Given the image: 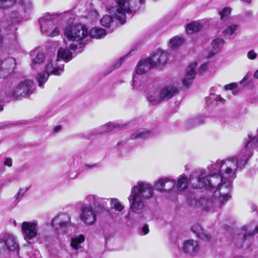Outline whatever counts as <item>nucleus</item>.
<instances>
[{
	"instance_id": "1",
	"label": "nucleus",
	"mask_w": 258,
	"mask_h": 258,
	"mask_svg": "<svg viewBox=\"0 0 258 258\" xmlns=\"http://www.w3.org/2000/svg\"><path fill=\"white\" fill-rule=\"evenodd\" d=\"M243 149L237 156L217 160L208 166L209 173L203 169L194 171L189 176L191 186L196 189L205 188L215 190L214 195L218 196L219 201H227L230 198L232 179L236 177L238 168H243L258 148V130L248 134L244 140Z\"/></svg>"
},
{
	"instance_id": "2",
	"label": "nucleus",
	"mask_w": 258,
	"mask_h": 258,
	"mask_svg": "<svg viewBox=\"0 0 258 258\" xmlns=\"http://www.w3.org/2000/svg\"><path fill=\"white\" fill-rule=\"evenodd\" d=\"M72 59V52L67 47H61L57 51L55 61L48 57L45 60V71L38 73L36 80L39 86L41 87L45 83L50 74L60 75L63 72L64 63Z\"/></svg>"
},
{
	"instance_id": "3",
	"label": "nucleus",
	"mask_w": 258,
	"mask_h": 258,
	"mask_svg": "<svg viewBox=\"0 0 258 258\" xmlns=\"http://www.w3.org/2000/svg\"><path fill=\"white\" fill-rule=\"evenodd\" d=\"M115 6H111L108 0H102L109 14L120 24L126 22V15L131 14L133 9L144 3V0H114Z\"/></svg>"
},
{
	"instance_id": "4",
	"label": "nucleus",
	"mask_w": 258,
	"mask_h": 258,
	"mask_svg": "<svg viewBox=\"0 0 258 258\" xmlns=\"http://www.w3.org/2000/svg\"><path fill=\"white\" fill-rule=\"evenodd\" d=\"M153 195V187L151 184L141 182L133 186L131 195L128 198L132 211L137 214L142 213L145 206L143 199H149Z\"/></svg>"
},
{
	"instance_id": "5",
	"label": "nucleus",
	"mask_w": 258,
	"mask_h": 258,
	"mask_svg": "<svg viewBox=\"0 0 258 258\" xmlns=\"http://www.w3.org/2000/svg\"><path fill=\"white\" fill-rule=\"evenodd\" d=\"M64 34L69 40L78 42L86 38L89 34L93 38L100 39L106 35V32L102 28L95 27L89 33L86 26L79 24L67 26L64 29Z\"/></svg>"
},
{
	"instance_id": "6",
	"label": "nucleus",
	"mask_w": 258,
	"mask_h": 258,
	"mask_svg": "<svg viewBox=\"0 0 258 258\" xmlns=\"http://www.w3.org/2000/svg\"><path fill=\"white\" fill-rule=\"evenodd\" d=\"M258 233V224L252 222L248 225H245L240 233L233 237V242L238 247L247 248L253 241V235Z\"/></svg>"
},
{
	"instance_id": "7",
	"label": "nucleus",
	"mask_w": 258,
	"mask_h": 258,
	"mask_svg": "<svg viewBox=\"0 0 258 258\" xmlns=\"http://www.w3.org/2000/svg\"><path fill=\"white\" fill-rule=\"evenodd\" d=\"M21 229L25 240L29 243H33V239L37 236L40 243H47L51 239L50 236L40 232L38 233V224L35 221L23 222Z\"/></svg>"
},
{
	"instance_id": "8",
	"label": "nucleus",
	"mask_w": 258,
	"mask_h": 258,
	"mask_svg": "<svg viewBox=\"0 0 258 258\" xmlns=\"http://www.w3.org/2000/svg\"><path fill=\"white\" fill-rule=\"evenodd\" d=\"M176 91V88L173 86L160 89H152L148 93L147 99L153 105H156L164 100H168L172 97Z\"/></svg>"
},
{
	"instance_id": "9",
	"label": "nucleus",
	"mask_w": 258,
	"mask_h": 258,
	"mask_svg": "<svg viewBox=\"0 0 258 258\" xmlns=\"http://www.w3.org/2000/svg\"><path fill=\"white\" fill-rule=\"evenodd\" d=\"M218 199V197L215 196V195L210 197L203 196L196 199L195 205L197 208H200L203 211L211 212L215 208L221 207L226 202L224 200L220 202Z\"/></svg>"
},
{
	"instance_id": "10",
	"label": "nucleus",
	"mask_w": 258,
	"mask_h": 258,
	"mask_svg": "<svg viewBox=\"0 0 258 258\" xmlns=\"http://www.w3.org/2000/svg\"><path fill=\"white\" fill-rule=\"evenodd\" d=\"M19 248L17 237L13 233L4 232L0 234V253L8 251L18 253Z\"/></svg>"
},
{
	"instance_id": "11",
	"label": "nucleus",
	"mask_w": 258,
	"mask_h": 258,
	"mask_svg": "<svg viewBox=\"0 0 258 258\" xmlns=\"http://www.w3.org/2000/svg\"><path fill=\"white\" fill-rule=\"evenodd\" d=\"M50 225L55 232L66 234L71 226V216L67 213L58 214L52 219Z\"/></svg>"
},
{
	"instance_id": "12",
	"label": "nucleus",
	"mask_w": 258,
	"mask_h": 258,
	"mask_svg": "<svg viewBox=\"0 0 258 258\" xmlns=\"http://www.w3.org/2000/svg\"><path fill=\"white\" fill-rule=\"evenodd\" d=\"M56 18V15H51L50 13H46L40 18L41 30L44 35L50 37H54L59 35V30L57 27H55L52 30L53 21Z\"/></svg>"
},
{
	"instance_id": "13",
	"label": "nucleus",
	"mask_w": 258,
	"mask_h": 258,
	"mask_svg": "<svg viewBox=\"0 0 258 258\" xmlns=\"http://www.w3.org/2000/svg\"><path fill=\"white\" fill-rule=\"evenodd\" d=\"M35 88L33 81L31 80H25L20 82L18 86L11 92V95L14 97L20 96L27 97L32 94Z\"/></svg>"
},
{
	"instance_id": "14",
	"label": "nucleus",
	"mask_w": 258,
	"mask_h": 258,
	"mask_svg": "<svg viewBox=\"0 0 258 258\" xmlns=\"http://www.w3.org/2000/svg\"><path fill=\"white\" fill-rule=\"evenodd\" d=\"M80 217L81 220L87 225H93L97 218L96 211L91 205L83 204L80 209Z\"/></svg>"
},
{
	"instance_id": "15",
	"label": "nucleus",
	"mask_w": 258,
	"mask_h": 258,
	"mask_svg": "<svg viewBox=\"0 0 258 258\" xmlns=\"http://www.w3.org/2000/svg\"><path fill=\"white\" fill-rule=\"evenodd\" d=\"M16 66V61L14 57L0 58V78H5L13 72Z\"/></svg>"
},
{
	"instance_id": "16",
	"label": "nucleus",
	"mask_w": 258,
	"mask_h": 258,
	"mask_svg": "<svg viewBox=\"0 0 258 258\" xmlns=\"http://www.w3.org/2000/svg\"><path fill=\"white\" fill-rule=\"evenodd\" d=\"M175 179L165 177L160 178L154 182V187L156 190L160 191H168L172 189L176 185Z\"/></svg>"
},
{
	"instance_id": "17",
	"label": "nucleus",
	"mask_w": 258,
	"mask_h": 258,
	"mask_svg": "<svg viewBox=\"0 0 258 258\" xmlns=\"http://www.w3.org/2000/svg\"><path fill=\"white\" fill-rule=\"evenodd\" d=\"M168 54L166 51L158 49L150 56L154 67L161 68L166 64Z\"/></svg>"
},
{
	"instance_id": "18",
	"label": "nucleus",
	"mask_w": 258,
	"mask_h": 258,
	"mask_svg": "<svg viewBox=\"0 0 258 258\" xmlns=\"http://www.w3.org/2000/svg\"><path fill=\"white\" fill-rule=\"evenodd\" d=\"M182 248L185 254L190 256H195L200 251V247L198 241L193 239H188L184 241Z\"/></svg>"
},
{
	"instance_id": "19",
	"label": "nucleus",
	"mask_w": 258,
	"mask_h": 258,
	"mask_svg": "<svg viewBox=\"0 0 258 258\" xmlns=\"http://www.w3.org/2000/svg\"><path fill=\"white\" fill-rule=\"evenodd\" d=\"M153 67L150 57H149L141 60L138 62L136 69V73L138 75H142L148 72Z\"/></svg>"
},
{
	"instance_id": "20",
	"label": "nucleus",
	"mask_w": 258,
	"mask_h": 258,
	"mask_svg": "<svg viewBox=\"0 0 258 258\" xmlns=\"http://www.w3.org/2000/svg\"><path fill=\"white\" fill-rule=\"evenodd\" d=\"M197 65L196 62L190 63L187 68L186 75L182 79V84L185 86H188L191 84V80L195 78L196 74L195 68Z\"/></svg>"
},
{
	"instance_id": "21",
	"label": "nucleus",
	"mask_w": 258,
	"mask_h": 258,
	"mask_svg": "<svg viewBox=\"0 0 258 258\" xmlns=\"http://www.w3.org/2000/svg\"><path fill=\"white\" fill-rule=\"evenodd\" d=\"M191 230L202 240L209 241L211 238V235L205 231L198 224L194 225L191 227Z\"/></svg>"
},
{
	"instance_id": "22",
	"label": "nucleus",
	"mask_w": 258,
	"mask_h": 258,
	"mask_svg": "<svg viewBox=\"0 0 258 258\" xmlns=\"http://www.w3.org/2000/svg\"><path fill=\"white\" fill-rule=\"evenodd\" d=\"M28 123L26 121H7L3 122L0 123V129H3L5 128H23V127H29L27 125Z\"/></svg>"
},
{
	"instance_id": "23",
	"label": "nucleus",
	"mask_w": 258,
	"mask_h": 258,
	"mask_svg": "<svg viewBox=\"0 0 258 258\" xmlns=\"http://www.w3.org/2000/svg\"><path fill=\"white\" fill-rule=\"evenodd\" d=\"M132 122L119 123L117 121H109L102 126L103 129H115L117 128H124L132 127Z\"/></svg>"
},
{
	"instance_id": "24",
	"label": "nucleus",
	"mask_w": 258,
	"mask_h": 258,
	"mask_svg": "<svg viewBox=\"0 0 258 258\" xmlns=\"http://www.w3.org/2000/svg\"><path fill=\"white\" fill-rule=\"evenodd\" d=\"M153 133L151 130H137L131 135V138L132 140L137 139H144L151 137Z\"/></svg>"
},
{
	"instance_id": "25",
	"label": "nucleus",
	"mask_w": 258,
	"mask_h": 258,
	"mask_svg": "<svg viewBox=\"0 0 258 258\" xmlns=\"http://www.w3.org/2000/svg\"><path fill=\"white\" fill-rule=\"evenodd\" d=\"M21 19V14L17 8L11 10L7 18V21L13 24L18 23Z\"/></svg>"
},
{
	"instance_id": "26",
	"label": "nucleus",
	"mask_w": 258,
	"mask_h": 258,
	"mask_svg": "<svg viewBox=\"0 0 258 258\" xmlns=\"http://www.w3.org/2000/svg\"><path fill=\"white\" fill-rule=\"evenodd\" d=\"M188 182L190 183L189 179H188L185 175H180L176 183L177 189L180 191L185 189L187 187Z\"/></svg>"
},
{
	"instance_id": "27",
	"label": "nucleus",
	"mask_w": 258,
	"mask_h": 258,
	"mask_svg": "<svg viewBox=\"0 0 258 258\" xmlns=\"http://www.w3.org/2000/svg\"><path fill=\"white\" fill-rule=\"evenodd\" d=\"M184 42L182 37L176 36L169 40L168 47L172 50H175L181 45Z\"/></svg>"
},
{
	"instance_id": "28",
	"label": "nucleus",
	"mask_w": 258,
	"mask_h": 258,
	"mask_svg": "<svg viewBox=\"0 0 258 258\" xmlns=\"http://www.w3.org/2000/svg\"><path fill=\"white\" fill-rule=\"evenodd\" d=\"M84 241L85 236L82 234L73 237L71 239V246L75 249H79L81 247L80 244Z\"/></svg>"
},
{
	"instance_id": "29",
	"label": "nucleus",
	"mask_w": 258,
	"mask_h": 258,
	"mask_svg": "<svg viewBox=\"0 0 258 258\" xmlns=\"http://www.w3.org/2000/svg\"><path fill=\"white\" fill-rule=\"evenodd\" d=\"M202 26L199 22H194L186 26V31L187 34H191L194 33L199 32Z\"/></svg>"
},
{
	"instance_id": "30",
	"label": "nucleus",
	"mask_w": 258,
	"mask_h": 258,
	"mask_svg": "<svg viewBox=\"0 0 258 258\" xmlns=\"http://www.w3.org/2000/svg\"><path fill=\"white\" fill-rule=\"evenodd\" d=\"M45 56L43 53L39 52L36 56L33 59L31 67L35 69L37 65L40 64L45 60Z\"/></svg>"
},
{
	"instance_id": "31",
	"label": "nucleus",
	"mask_w": 258,
	"mask_h": 258,
	"mask_svg": "<svg viewBox=\"0 0 258 258\" xmlns=\"http://www.w3.org/2000/svg\"><path fill=\"white\" fill-rule=\"evenodd\" d=\"M225 44V41L223 38H217L214 39L212 43V46L213 48V53L217 52L219 49L223 47Z\"/></svg>"
},
{
	"instance_id": "32",
	"label": "nucleus",
	"mask_w": 258,
	"mask_h": 258,
	"mask_svg": "<svg viewBox=\"0 0 258 258\" xmlns=\"http://www.w3.org/2000/svg\"><path fill=\"white\" fill-rule=\"evenodd\" d=\"M111 209H115L116 211L121 212L124 209V206L117 199H110Z\"/></svg>"
},
{
	"instance_id": "33",
	"label": "nucleus",
	"mask_w": 258,
	"mask_h": 258,
	"mask_svg": "<svg viewBox=\"0 0 258 258\" xmlns=\"http://www.w3.org/2000/svg\"><path fill=\"white\" fill-rule=\"evenodd\" d=\"M205 119V117L204 115H201L200 116L189 119L188 120V123L191 126H194L203 123Z\"/></svg>"
},
{
	"instance_id": "34",
	"label": "nucleus",
	"mask_w": 258,
	"mask_h": 258,
	"mask_svg": "<svg viewBox=\"0 0 258 258\" xmlns=\"http://www.w3.org/2000/svg\"><path fill=\"white\" fill-rule=\"evenodd\" d=\"M112 16L106 15L104 16L100 20V24L102 26L105 27H109L111 23L112 22Z\"/></svg>"
},
{
	"instance_id": "35",
	"label": "nucleus",
	"mask_w": 258,
	"mask_h": 258,
	"mask_svg": "<svg viewBox=\"0 0 258 258\" xmlns=\"http://www.w3.org/2000/svg\"><path fill=\"white\" fill-rule=\"evenodd\" d=\"M100 198L97 197L94 195H88L85 198V201L88 203L87 205H91L93 204L94 205L98 206V203L97 202V200H100Z\"/></svg>"
},
{
	"instance_id": "36",
	"label": "nucleus",
	"mask_w": 258,
	"mask_h": 258,
	"mask_svg": "<svg viewBox=\"0 0 258 258\" xmlns=\"http://www.w3.org/2000/svg\"><path fill=\"white\" fill-rule=\"evenodd\" d=\"M238 26L236 24H231L227 26L223 31L224 35H232L237 29Z\"/></svg>"
},
{
	"instance_id": "37",
	"label": "nucleus",
	"mask_w": 258,
	"mask_h": 258,
	"mask_svg": "<svg viewBox=\"0 0 258 258\" xmlns=\"http://www.w3.org/2000/svg\"><path fill=\"white\" fill-rule=\"evenodd\" d=\"M16 0H0V8L8 9L16 3Z\"/></svg>"
},
{
	"instance_id": "38",
	"label": "nucleus",
	"mask_w": 258,
	"mask_h": 258,
	"mask_svg": "<svg viewBox=\"0 0 258 258\" xmlns=\"http://www.w3.org/2000/svg\"><path fill=\"white\" fill-rule=\"evenodd\" d=\"M231 9L230 7H225L221 11H219V14L220 16L221 20L226 19L230 14Z\"/></svg>"
},
{
	"instance_id": "39",
	"label": "nucleus",
	"mask_w": 258,
	"mask_h": 258,
	"mask_svg": "<svg viewBox=\"0 0 258 258\" xmlns=\"http://www.w3.org/2000/svg\"><path fill=\"white\" fill-rule=\"evenodd\" d=\"M238 87V84L237 83H232L224 86V89L225 90H233L232 93L234 95L238 93V91L235 90Z\"/></svg>"
},
{
	"instance_id": "40",
	"label": "nucleus",
	"mask_w": 258,
	"mask_h": 258,
	"mask_svg": "<svg viewBox=\"0 0 258 258\" xmlns=\"http://www.w3.org/2000/svg\"><path fill=\"white\" fill-rule=\"evenodd\" d=\"M251 73L250 72H248L245 76L243 77V78L239 82L240 84L243 85L244 86H246L249 84V83L252 82V80H250L248 81L246 83L244 84L246 81L248 80V79L251 77Z\"/></svg>"
},
{
	"instance_id": "41",
	"label": "nucleus",
	"mask_w": 258,
	"mask_h": 258,
	"mask_svg": "<svg viewBox=\"0 0 258 258\" xmlns=\"http://www.w3.org/2000/svg\"><path fill=\"white\" fill-rule=\"evenodd\" d=\"M101 200H97V202L98 203V206L94 205V207L97 209H99L102 211H103L105 209V206L107 205V203L104 201V199L100 198Z\"/></svg>"
},
{
	"instance_id": "42",
	"label": "nucleus",
	"mask_w": 258,
	"mask_h": 258,
	"mask_svg": "<svg viewBox=\"0 0 258 258\" xmlns=\"http://www.w3.org/2000/svg\"><path fill=\"white\" fill-rule=\"evenodd\" d=\"M128 54L124 55L121 57H120L118 60H117L114 63V64L112 66V69H115L116 68H119L121 64L123 63L125 59L127 56Z\"/></svg>"
},
{
	"instance_id": "43",
	"label": "nucleus",
	"mask_w": 258,
	"mask_h": 258,
	"mask_svg": "<svg viewBox=\"0 0 258 258\" xmlns=\"http://www.w3.org/2000/svg\"><path fill=\"white\" fill-rule=\"evenodd\" d=\"M19 3L24 7L25 11L28 10L30 8L31 3L29 0H19Z\"/></svg>"
},
{
	"instance_id": "44",
	"label": "nucleus",
	"mask_w": 258,
	"mask_h": 258,
	"mask_svg": "<svg viewBox=\"0 0 258 258\" xmlns=\"http://www.w3.org/2000/svg\"><path fill=\"white\" fill-rule=\"evenodd\" d=\"M99 166H100V164L99 163H96L92 164H85L83 167V168L84 170H86L88 169L97 168V167H99Z\"/></svg>"
},
{
	"instance_id": "45",
	"label": "nucleus",
	"mask_w": 258,
	"mask_h": 258,
	"mask_svg": "<svg viewBox=\"0 0 258 258\" xmlns=\"http://www.w3.org/2000/svg\"><path fill=\"white\" fill-rule=\"evenodd\" d=\"M247 56L249 59L253 60L256 58L257 53L253 50H251L247 52Z\"/></svg>"
},
{
	"instance_id": "46",
	"label": "nucleus",
	"mask_w": 258,
	"mask_h": 258,
	"mask_svg": "<svg viewBox=\"0 0 258 258\" xmlns=\"http://www.w3.org/2000/svg\"><path fill=\"white\" fill-rule=\"evenodd\" d=\"M12 159L11 158H6L3 162V164L5 166L11 167L12 166Z\"/></svg>"
},
{
	"instance_id": "47",
	"label": "nucleus",
	"mask_w": 258,
	"mask_h": 258,
	"mask_svg": "<svg viewBox=\"0 0 258 258\" xmlns=\"http://www.w3.org/2000/svg\"><path fill=\"white\" fill-rule=\"evenodd\" d=\"M27 190H28V188H26V189L20 188L19 189L18 193L17 195V199H18V198L23 196V195L27 191Z\"/></svg>"
},
{
	"instance_id": "48",
	"label": "nucleus",
	"mask_w": 258,
	"mask_h": 258,
	"mask_svg": "<svg viewBox=\"0 0 258 258\" xmlns=\"http://www.w3.org/2000/svg\"><path fill=\"white\" fill-rule=\"evenodd\" d=\"M142 231L145 235L148 234L149 232V226L147 224H145L142 228Z\"/></svg>"
},
{
	"instance_id": "49",
	"label": "nucleus",
	"mask_w": 258,
	"mask_h": 258,
	"mask_svg": "<svg viewBox=\"0 0 258 258\" xmlns=\"http://www.w3.org/2000/svg\"><path fill=\"white\" fill-rule=\"evenodd\" d=\"M208 68V66L206 63L202 64L200 69V71L202 72L206 71Z\"/></svg>"
},
{
	"instance_id": "50",
	"label": "nucleus",
	"mask_w": 258,
	"mask_h": 258,
	"mask_svg": "<svg viewBox=\"0 0 258 258\" xmlns=\"http://www.w3.org/2000/svg\"><path fill=\"white\" fill-rule=\"evenodd\" d=\"M138 79V78L137 76H135L134 77H133V84H132V85L133 86H134V87H136L137 86V80Z\"/></svg>"
},
{
	"instance_id": "51",
	"label": "nucleus",
	"mask_w": 258,
	"mask_h": 258,
	"mask_svg": "<svg viewBox=\"0 0 258 258\" xmlns=\"http://www.w3.org/2000/svg\"><path fill=\"white\" fill-rule=\"evenodd\" d=\"M244 15L247 18H251L252 16V13L250 11H246L245 12Z\"/></svg>"
},
{
	"instance_id": "52",
	"label": "nucleus",
	"mask_w": 258,
	"mask_h": 258,
	"mask_svg": "<svg viewBox=\"0 0 258 258\" xmlns=\"http://www.w3.org/2000/svg\"><path fill=\"white\" fill-rule=\"evenodd\" d=\"M253 78L258 80V69L254 72L253 74Z\"/></svg>"
},
{
	"instance_id": "53",
	"label": "nucleus",
	"mask_w": 258,
	"mask_h": 258,
	"mask_svg": "<svg viewBox=\"0 0 258 258\" xmlns=\"http://www.w3.org/2000/svg\"><path fill=\"white\" fill-rule=\"evenodd\" d=\"M216 100L220 102H223L224 100V99L220 96H218L217 97Z\"/></svg>"
},
{
	"instance_id": "54",
	"label": "nucleus",
	"mask_w": 258,
	"mask_h": 258,
	"mask_svg": "<svg viewBox=\"0 0 258 258\" xmlns=\"http://www.w3.org/2000/svg\"><path fill=\"white\" fill-rule=\"evenodd\" d=\"M251 209L252 212H254L256 210V206L254 205H252L251 206Z\"/></svg>"
},
{
	"instance_id": "55",
	"label": "nucleus",
	"mask_w": 258,
	"mask_h": 258,
	"mask_svg": "<svg viewBox=\"0 0 258 258\" xmlns=\"http://www.w3.org/2000/svg\"><path fill=\"white\" fill-rule=\"evenodd\" d=\"M70 49L72 50H75L76 49V46L75 45H72V44L70 45Z\"/></svg>"
},
{
	"instance_id": "56",
	"label": "nucleus",
	"mask_w": 258,
	"mask_h": 258,
	"mask_svg": "<svg viewBox=\"0 0 258 258\" xmlns=\"http://www.w3.org/2000/svg\"><path fill=\"white\" fill-rule=\"evenodd\" d=\"M241 2L246 3L247 4H250L251 2V0H240Z\"/></svg>"
},
{
	"instance_id": "57",
	"label": "nucleus",
	"mask_w": 258,
	"mask_h": 258,
	"mask_svg": "<svg viewBox=\"0 0 258 258\" xmlns=\"http://www.w3.org/2000/svg\"><path fill=\"white\" fill-rule=\"evenodd\" d=\"M58 131H59V130H53L52 134L54 136L58 132Z\"/></svg>"
},
{
	"instance_id": "58",
	"label": "nucleus",
	"mask_w": 258,
	"mask_h": 258,
	"mask_svg": "<svg viewBox=\"0 0 258 258\" xmlns=\"http://www.w3.org/2000/svg\"><path fill=\"white\" fill-rule=\"evenodd\" d=\"M7 185V183H2L1 184V187H4V186H6Z\"/></svg>"
},
{
	"instance_id": "59",
	"label": "nucleus",
	"mask_w": 258,
	"mask_h": 258,
	"mask_svg": "<svg viewBox=\"0 0 258 258\" xmlns=\"http://www.w3.org/2000/svg\"><path fill=\"white\" fill-rule=\"evenodd\" d=\"M61 126L60 125H57L55 127V128L54 129L57 130V129H61Z\"/></svg>"
},
{
	"instance_id": "60",
	"label": "nucleus",
	"mask_w": 258,
	"mask_h": 258,
	"mask_svg": "<svg viewBox=\"0 0 258 258\" xmlns=\"http://www.w3.org/2000/svg\"><path fill=\"white\" fill-rule=\"evenodd\" d=\"M3 106L2 105H0V112L2 111L3 110Z\"/></svg>"
},
{
	"instance_id": "61",
	"label": "nucleus",
	"mask_w": 258,
	"mask_h": 258,
	"mask_svg": "<svg viewBox=\"0 0 258 258\" xmlns=\"http://www.w3.org/2000/svg\"><path fill=\"white\" fill-rule=\"evenodd\" d=\"M14 224L15 226H16V221H14Z\"/></svg>"
},
{
	"instance_id": "62",
	"label": "nucleus",
	"mask_w": 258,
	"mask_h": 258,
	"mask_svg": "<svg viewBox=\"0 0 258 258\" xmlns=\"http://www.w3.org/2000/svg\"><path fill=\"white\" fill-rule=\"evenodd\" d=\"M256 258H258V256Z\"/></svg>"
}]
</instances>
